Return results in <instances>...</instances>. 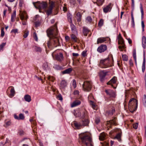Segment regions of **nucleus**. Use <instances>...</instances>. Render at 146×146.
I'll use <instances>...</instances> for the list:
<instances>
[{"label": "nucleus", "instance_id": "1", "mask_svg": "<svg viewBox=\"0 0 146 146\" xmlns=\"http://www.w3.org/2000/svg\"><path fill=\"white\" fill-rule=\"evenodd\" d=\"M48 36L49 38V40L47 42V45L49 48L50 49L60 46V44L59 39L56 36L58 33L56 26L50 27L46 31Z\"/></svg>", "mask_w": 146, "mask_h": 146}, {"label": "nucleus", "instance_id": "2", "mask_svg": "<svg viewBox=\"0 0 146 146\" xmlns=\"http://www.w3.org/2000/svg\"><path fill=\"white\" fill-rule=\"evenodd\" d=\"M88 115L86 112H84L82 117V123H78L76 122H74V125L76 128L78 129L80 128V127L82 126H88L89 121L88 118Z\"/></svg>", "mask_w": 146, "mask_h": 146}, {"label": "nucleus", "instance_id": "3", "mask_svg": "<svg viewBox=\"0 0 146 146\" xmlns=\"http://www.w3.org/2000/svg\"><path fill=\"white\" fill-rule=\"evenodd\" d=\"M113 57L112 55H110L106 59L101 60L100 61V65L103 68H107L111 67L113 66Z\"/></svg>", "mask_w": 146, "mask_h": 146}, {"label": "nucleus", "instance_id": "4", "mask_svg": "<svg viewBox=\"0 0 146 146\" xmlns=\"http://www.w3.org/2000/svg\"><path fill=\"white\" fill-rule=\"evenodd\" d=\"M79 137L82 143L86 146H94L92 139L89 135L82 133L80 135Z\"/></svg>", "mask_w": 146, "mask_h": 146}, {"label": "nucleus", "instance_id": "5", "mask_svg": "<svg viewBox=\"0 0 146 146\" xmlns=\"http://www.w3.org/2000/svg\"><path fill=\"white\" fill-rule=\"evenodd\" d=\"M33 4L35 7L36 9H39V10L42 9H45L47 5V3L45 2H42L41 3L38 2L36 3H33Z\"/></svg>", "mask_w": 146, "mask_h": 146}, {"label": "nucleus", "instance_id": "6", "mask_svg": "<svg viewBox=\"0 0 146 146\" xmlns=\"http://www.w3.org/2000/svg\"><path fill=\"white\" fill-rule=\"evenodd\" d=\"M92 84L90 81H85L82 85L83 90L85 91L89 92L91 89Z\"/></svg>", "mask_w": 146, "mask_h": 146}, {"label": "nucleus", "instance_id": "7", "mask_svg": "<svg viewBox=\"0 0 146 146\" xmlns=\"http://www.w3.org/2000/svg\"><path fill=\"white\" fill-rule=\"evenodd\" d=\"M118 44L120 45L119 46L118 48L120 51H123L125 48V45L123 38H122V39L121 38L118 39Z\"/></svg>", "mask_w": 146, "mask_h": 146}, {"label": "nucleus", "instance_id": "8", "mask_svg": "<svg viewBox=\"0 0 146 146\" xmlns=\"http://www.w3.org/2000/svg\"><path fill=\"white\" fill-rule=\"evenodd\" d=\"M131 105L134 106H137V101L134 98H132L129 101L128 107L130 108H131Z\"/></svg>", "mask_w": 146, "mask_h": 146}, {"label": "nucleus", "instance_id": "9", "mask_svg": "<svg viewBox=\"0 0 146 146\" xmlns=\"http://www.w3.org/2000/svg\"><path fill=\"white\" fill-rule=\"evenodd\" d=\"M105 92L110 97L115 98V93L113 90H105Z\"/></svg>", "mask_w": 146, "mask_h": 146}, {"label": "nucleus", "instance_id": "10", "mask_svg": "<svg viewBox=\"0 0 146 146\" xmlns=\"http://www.w3.org/2000/svg\"><path fill=\"white\" fill-rule=\"evenodd\" d=\"M55 57L56 59L60 62H62L63 60L64 56L61 52H60L59 54H56Z\"/></svg>", "mask_w": 146, "mask_h": 146}, {"label": "nucleus", "instance_id": "11", "mask_svg": "<svg viewBox=\"0 0 146 146\" xmlns=\"http://www.w3.org/2000/svg\"><path fill=\"white\" fill-rule=\"evenodd\" d=\"M117 78L116 77L114 76L109 82L107 83V84L110 85L114 89L116 88L115 87L113 86V84H115L116 82Z\"/></svg>", "mask_w": 146, "mask_h": 146}, {"label": "nucleus", "instance_id": "12", "mask_svg": "<svg viewBox=\"0 0 146 146\" xmlns=\"http://www.w3.org/2000/svg\"><path fill=\"white\" fill-rule=\"evenodd\" d=\"M107 49V46L106 45L102 44L97 49V51L100 53L104 52Z\"/></svg>", "mask_w": 146, "mask_h": 146}, {"label": "nucleus", "instance_id": "13", "mask_svg": "<svg viewBox=\"0 0 146 146\" xmlns=\"http://www.w3.org/2000/svg\"><path fill=\"white\" fill-rule=\"evenodd\" d=\"M11 88L10 91V94H9V96L10 98H12L14 96L15 94V91L14 90V88L12 86H9V87L7 90V92L8 91V90L10 88Z\"/></svg>", "mask_w": 146, "mask_h": 146}, {"label": "nucleus", "instance_id": "14", "mask_svg": "<svg viewBox=\"0 0 146 146\" xmlns=\"http://www.w3.org/2000/svg\"><path fill=\"white\" fill-rule=\"evenodd\" d=\"M100 80L101 82H103L104 80V78L106 75V72L104 71H101L100 72Z\"/></svg>", "mask_w": 146, "mask_h": 146}, {"label": "nucleus", "instance_id": "15", "mask_svg": "<svg viewBox=\"0 0 146 146\" xmlns=\"http://www.w3.org/2000/svg\"><path fill=\"white\" fill-rule=\"evenodd\" d=\"M67 85L66 81L65 80H62L60 83V87L61 89H64L67 86Z\"/></svg>", "mask_w": 146, "mask_h": 146}, {"label": "nucleus", "instance_id": "16", "mask_svg": "<svg viewBox=\"0 0 146 146\" xmlns=\"http://www.w3.org/2000/svg\"><path fill=\"white\" fill-rule=\"evenodd\" d=\"M112 4L111 3H110L106 7L103 9L104 12L105 13H107L109 11H110L112 8Z\"/></svg>", "mask_w": 146, "mask_h": 146}, {"label": "nucleus", "instance_id": "17", "mask_svg": "<svg viewBox=\"0 0 146 146\" xmlns=\"http://www.w3.org/2000/svg\"><path fill=\"white\" fill-rule=\"evenodd\" d=\"M81 104V102L78 100H76L74 101L71 104V107H73L76 106L80 105Z\"/></svg>", "mask_w": 146, "mask_h": 146}, {"label": "nucleus", "instance_id": "18", "mask_svg": "<svg viewBox=\"0 0 146 146\" xmlns=\"http://www.w3.org/2000/svg\"><path fill=\"white\" fill-rule=\"evenodd\" d=\"M145 53L144 51L143 52V60L142 66V71L144 72L145 69Z\"/></svg>", "mask_w": 146, "mask_h": 146}, {"label": "nucleus", "instance_id": "19", "mask_svg": "<svg viewBox=\"0 0 146 146\" xmlns=\"http://www.w3.org/2000/svg\"><path fill=\"white\" fill-rule=\"evenodd\" d=\"M142 45L143 48L145 49L146 47V38L144 36L142 37Z\"/></svg>", "mask_w": 146, "mask_h": 146}, {"label": "nucleus", "instance_id": "20", "mask_svg": "<svg viewBox=\"0 0 146 146\" xmlns=\"http://www.w3.org/2000/svg\"><path fill=\"white\" fill-rule=\"evenodd\" d=\"M70 19L71 21V22L72 23V20L71 18H70ZM70 26L71 29L72 31V32L74 33H75L76 32V27L72 23L70 25Z\"/></svg>", "mask_w": 146, "mask_h": 146}, {"label": "nucleus", "instance_id": "21", "mask_svg": "<svg viewBox=\"0 0 146 146\" xmlns=\"http://www.w3.org/2000/svg\"><path fill=\"white\" fill-rule=\"evenodd\" d=\"M106 135V134L104 133H101L99 136V139L101 141L104 140L105 139Z\"/></svg>", "mask_w": 146, "mask_h": 146}, {"label": "nucleus", "instance_id": "22", "mask_svg": "<svg viewBox=\"0 0 146 146\" xmlns=\"http://www.w3.org/2000/svg\"><path fill=\"white\" fill-rule=\"evenodd\" d=\"M116 120L117 119L115 117L113 118V119L108 121V122L111 124L116 125H117L116 123Z\"/></svg>", "mask_w": 146, "mask_h": 146}, {"label": "nucleus", "instance_id": "23", "mask_svg": "<svg viewBox=\"0 0 146 146\" xmlns=\"http://www.w3.org/2000/svg\"><path fill=\"white\" fill-rule=\"evenodd\" d=\"M106 40L105 38H99L98 39L97 44L103 43Z\"/></svg>", "mask_w": 146, "mask_h": 146}, {"label": "nucleus", "instance_id": "24", "mask_svg": "<svg viewBox=\"0 0 146 146\" xmlns=\"http://www.w3.org/2000/svg\"><path fill=\"white\" fill-rule=\"evenodd\" d=\"M24 98L25 101L28 102H30L31 100V97L29 95H25Z\"/></svg>", "mask_w": 146, "mask_h": 146}, {"label": "nucleus", "instance_id": "25", "mask_svg": "<svg viewBox=\"0 0 146 146\" xmlns=\"http://www.w3.org/2000/svg\"><path fill=\"white\" fill-rule=\"evenodd\" d=\"M89 32V30L86 27H83V33L84 36H87V35L88 33Z\"/></svg>", "mask_w": 146, "mask_h": 146}, {"label": "nucleus", "instance_id": "26", "mask_svg": "<svg viewBox=\"0 0 146 146\" xmlns=\"http://www.w3.org/2000/svg\"><path fill=\"white\" fill-rule=\"evenodd\" d=\"M131 107L132 108H130L129 107L128 108L130 111L132 113L136 110L137 107V105L136 106L131 105Z\"/></svg>", "mask_w": 146, "mask_h": 146}, {"label": "nucleus", "instance_id": "27", "mask_svg": "<svg viewBox=\"0 0 146 146\" xmlns=\"http://www.w3.org/2000/svg\"><path fill=\"white\" fill-rule=\"evenodd\" d=\"M72 71V68H69L63 71L62 73V74H69Z\"/></svg>", "mask_w": 146, "mask_h": 146}, {"label": "nucleus", "instance_id": "28", "mask_svg": "<svg viewBox=\"0 0 146 146\" xmlns=\"http://www.w3.org/2000/svg\"><path fill=\"white\" fill-rule=\"evenodd\" d=\"M133 9L132 10L131 12V20H132V25H133V27H134L135 26V23L134 21V19L133 16Z\"/></svg>", "mask_w": 146, "mask_h": 146}, {"label": "nucleus", "instance_id": "29", "mask_svg": "<svg viewBox=\"0 0 146 146\" xmlns=\"http://www.w3.org/2000/svg\"><path fill=\"white\" fill-rule=\"evenodd\" d=\"M43 68L46 71L49 69V67L48 66V63L47 62H46L43 64Z\"/></svg>", "mask_w": 146, "mask_h": 146}, {"label": "nucleus", "instance_id": "30", "mask_svg": "<svg viewBox=\"0 0 146 146\" xmlns=\"http://www.w3.org/2000/svg\"><path fill=\"white\" fill-rule=\"evenodd\" d=\"M140 9L141 10V18L142 20H143V17L144 12H143V6H142L141 4H140Z\"/></svg>", "mask_w": 146, "mask_h": 146}, {"label": "nucleus", "instance_id": "31", "mask_svg": "<svg viewBox=\"0 0 146 146\" xmlns=\"http://www.w3.org/2000/svg\"><path fill=\"white\" fill-rule=\"evenodd\" d=\"M53 9L51 7L49 8V7L48 10H47L46 11V14L47 15H49L51 14L52 13V11Z\"/></svg>", "mask_w": 146, "mask_h": 146}, {"label": "nucleus", "instance_id": "32", "mask_svg": "<svg viewBox=\"0 0 146 146\" xmlns=\"http://www.w3.org/2000/svg\"><path fill=\"white\" fill-rule=\"evenodd\" d=\"M76 16L78 17L77 20L78 22H80L81 21V19L82 17V15L80 12H78L76 14Z\"/></svg>", "mask_w": 146, "mask_h": 146}, {"label": "nucleus", "instance_id": "33", "mask_svg": "<svg viewBox=\"0 0 146 146\" xmlns=\"http://www.w3.org/2000/svg\"><path fill=\"white\" fill-rule=\"evenodd\" d=\"M104 0H97V2H96L98 6L102 5L104 1Z\"/></svg>", "mask_w": 146, "mask_h": 146}, {"label": "nucleus", "instance_id": "34", "mask_svg": "<svg viewBox=\"0 0 146 146\" xmlns=\"http://www.w3.org/2000/svg\"><path fill=\"white\" fill-rule=\"evenodd\" d=\"M133 56L135 60V63L137 64V59L136 50H134L133 51Z\"/></svg>", "mask_w": 146, "mask_h": 146}, {"label": "nucleus", "instance_id": "35", "mask_svg": "<svg viewBox=\"0 0 146 146\" xmlns=\"http://www.w3.org/2000/svg\"><path fill=\"white\" fill-rule=\"evenodd\" d=\"M121 135L120 133H118L116 136L115 137L114 139H117L119 141H120L121 140Z\"/></svg>", "mask_w": 146, "mask_h": 146}, {"label": "nucleus", "instance_id": "36", "mask_svg": "<svg viewBox=\"0 0 146 146\" xmlns=\"http://www.w3.org/2000/svg\"><path fill=\"white\" fill-rule=\"evenodd\" d=\"M5 125H4V126L5 127H7L10 125L11 124V122L10 121H7L5 120Z\"/></svg>", "mask_w": 146, "mask_h": 146}, {"label": "nucleus", "instance_id": "37", "mask_svg": "<svg viewBox=\"0 0 146 146\" xmlns=\"http://www.w3.org/2000/svg\"><path fill=\"white\" fill-rule=\"evenodd\" d=\"M90 104L91 105L92 107L95 110H96L97 109L96 106L94 104V102L92 101H90Z\"/></svg>", "mask_w": 146, "mask_h": 146}, {"label": "nucleus", "instance_id": "38", "mask_svg": "<svg viewBox=\"0 0 146 146\" xmlns=\"http://www.w3.org/2000/svg\"><path fill=\"white\" fill-rule=\"evenodd\" d=\"M16 13V11H14L13 14L11 15V21L12 22H13L14 21V20L13 19H14V18L15 17Z\"/></svg>", "mask_w": 146, "mask_h": 146}, {"label": "nucleus", "instance_id": "39", "mask_svg": "<svg viewBox=\"0 0 146 146\" xmlns=\"http://www.w3.org/2000/svg\"><path fill=\"white\" fill-rule=\"evenodd\" d=\"M115 111V109H113L111 110H109L107 111V113L109 115H112Z\"/></svg>", "mask_w": 146, "mask_h": 146}, {"label": "nucleus", "instance_id": "40", "mask_svg": "<svg viewBox=\"0 0 146 146\" xmlns=\"http://www.w3.org/2000/svg\"><path fill=\"white\" fill-rule=\"evenodd\" d=\"M104 20L102 19H101L100 20L98 24V26L100 27H102L104 24Z\"/></svg>", "mask_w": 146, "mask_h": 146}, {"label": "nucleus", "instance_id": "41", "mask_svg": "<svg viewBox=\"0 0 146 146\" xmlns=\"http://www.w3.org/2000/svg\"><path fill=\"white\" fill-rule=\"evenodd\" d=\"M50 6L49 7V8L51 7L53 9L54 5V2L53 1H50L49 2Z\"/></svg>", "mask_w": 146, "mask_h": 146}, {"label": "nucleus", "instance_id": "42", "mask_svg": "<svg viewBox=\"0 0 146 146\" xmlns=\"http://www.w3.org/2000/svg\"><path fill=\"white\" fill-rule=\"evenodd\" d=\"M122 58L123 60L127 61L128 60V57L126 55H123L122 56Z\"/></svg>", "mask_w": 146, "mask_h": 146}, {"label": "nucleus", "instance_id": "43", "mask_svg": "<svg viewBox=\"0 0 146 146\" xmlns=\"http://www.w3.org/2000/svg\"><path fill=\"white\" fill-rule=\"evenodd\" d=\"M6 44V42L3 43L0 45V51H1V50H3V48L5 46Z\"/></svg>", "mask_w": 146, "mask_h": 146}, {"label": "nucleus", "instance_id": "44", "mask_svg": "<svg viewBox=\"0 0 146 146\" xmlns=\"http://www.w3.org/2000/svg\"><path fill=\"white\" fill-rule=\"evenodd\" d=\"M71 38L74 41H76V36L74 34H72L71 35Z\"/></svg>", "mask_w": 146, "mask_h": 146}, {"label": "nucleus", "instance_id": "45", "mask_svg": "<svg viewBox=\"0 0 146 146\" xmlns=\"http://www.w3.org/2000/svg\"><path fill=\"white\" fill-rule=\"evenodd\" d=\"M33 37L35 39V40L36 41H37L38 40V38L37 36V34L35 32H34L33 34Z\"/></svg>", "mask_w": 146, "mask_h": 146}, {"label": "nucleus", "instance_id": "46", "mask_svg": "<svg viewBox=\"0 0 146 146\" xmlns=\"http://www.w3.org/2000/svg\"><path fill=\"white\" fill-rule=\"evenodd\" d=\"M72 85L74 88H75L76 86V82L75 80L74 79L72 80Z\"/></svg>", "mask_w": 146, "mask_h": 146}, {"label": "nucleus", "instance_id": "47", "mask_svg": "<svg viewBox=\"0 0 146 146\" xmlns=\"http://www.w3.org/2000/svg\"><path fill=\"white\" fill-rule=\"evenodd\" d=\"M19 120L24 119L25 118V117L23 115L22 113H20L19 114Z\"/></svg>", "mask_w": 146, "mask_h": 146}, {"label": "nucleus", "instance_id": "48", "mask_svg": "<svg viewBox=\"0 0 146 146\" xmlns=\"http://www.w3.org/2000/svg\"><path fill=\"white\" fill-rule=\"evenodd\" d=\"M70 1V3L72 5L74 6L76 4V0H69Z\"/></svg>", "mask_w": 146, "mask_h": 146}, {"label": "nucleus", "instance_id": "49", "mask_svg": "<svg viewBox=\"0 0 146 146\" xmlns=\"http://www.w3.org/2000/svg\"><path fill=\"white\" fill-rule=\"evenodd\" d=\"M48 79L49 81L52 82H54V80L55 79V78L53 77H51L50 76H48Z\"/></svg>", "mask_w": 146, "mask_h": 146}, {"label": "nucleus", "instance_id": "50", "mask_svg": "<svg viewBox=\"0 0 146 146\" xmlns=\"http://www.w3.org/2000/svg\"><path fill=\"white\" fill-rule=\"evenodd\" d=\"M29 34V31H26L24 32L23 37L25 38H26L28 36Z\"/></svg>", "mask_w": 146, "mask_h": 146}, {"label": "nucleus", "instance_id": "51", "mask_svg": "<svg viewBox=\"0 0 146 146\" xmlns=\"http://www.w3.org/2000/svg\"><path fill=\"white\" fill-rule=\"evenodd\" d=\"M4 28L3 27H2L1 28V37H3L5 33L4 31Z\"/></svg>", "mask_w": 146, "mask_h": 146}, {"label": "nucleus", "instance_id": "52", "mask_svg": "<svg viewBox=\"0 0 146 146\" xmlns=\"http://www.w3.org/2000/svg\"><path fill=\"white\" fill-rule=\"evenodd\" d=\"M86 20L88 22L90 23L92 21V19L91 17L89 16L86 18Z\"/></svg>", "mask_w": 146, "mask_h": 146}, {"label": "nucleus", "instance_id": "53", "mask_svg": "<svg viewBox=\"0 0 146 146\" xmlns=\"http://www.w3.org/2000/svg\"><path fill=\"white\" fill-rule=\"evenodd\" d=\"M138 123H134L133 124V127L134 128L136 129L138 127Z\"/></svg>", "mask_w": 146, "mask_h": 146}, {"label": "nucleus", "instance_id": "54", "mask_svg": "<svg viewBox=\"0 0 146 146\" xmlns=\"http://www.w3.org/2000/svg\"><path fill=\"white\" fill-rule=\"evenodd\" d=\"M141 26H142V31L143 32L144 31V28L145 27V25L144 24V22L143 21H141Z\"/></svg>", "mask_w": 146, "mask_h": 146}, {"label": "nucleus", "instance_id": "55", "mask_svg": "<svg viewBox=\"0 0 146 146\" xmlns=\"http://www.w3.org/2000/svg\"><path fill=\"white\" fill-rule=\"evenodd\" d=\"M77 2L80 5H82L84 3V0H77Z\"/></svg>", "mask_w": 146, "mask_h": 146}, {"label": "nucleus", "instance_id": "56", "mask_svg": "<svg viewBox=\"0 0 146 146\" xmlns=\"http://www.w3.org/2000/svg\"><path fill=\"white\" fill-rule=\"evenodd\" d=\"M76 117H79L81 115V113L79 111H76Z\"/></svg>", "mask_w": 146, "mask_h": 146}, {"label": "nucleus", "instance_id": "57", "mask_svg": "<svg viewBox=\"0 0 146 146\" xmlns=\"http://www.w3.org/2000/svg\"><path fill=\"white\" fill-rule=\"evenodd\" d=\"M40 23L39 21H36L35 22V25L36 27H37L40 26Z\"/></svg>", "mask_w": 146, "mask_h": 146}, {"label": "nucleus", "instance_id": "58", "mask_svg": "<svg viewBox=\"0 0 146 146\" xmlns=\"http://www.w3.org/2000/svg\"><path fill=\"white\" fill-rule=\"evenodd\" d=\"M127 97H127V95H125V101L124 102V106H125L126 105L125 103L127 101V100H128Z\"/></svg>", "mask_w": 146, "mask_h": 146}, {"label": "nucleus", "instance_id": "59", "mask_svg": "<svg viewBox=\"0 0 146 146\" xmlns=\"http://www.w3.org/2000/svg\"><path fill=\"white\" fill-rule=\"evenodd\" d=\"M35 49L36 51H41V48L39 47H36L35 48Z\"/></svg>", "mask_w": 146, "mask_h": 146}, {"label": "nucleus", "instance_id": "60", "mask_svg": "<svg viewBox=\"0 0 146 146\" xmlns=\"http://www.w3.org/2000/svg\"><path fill=\"white\" fill-rule=\"evenodd\" d=\"M59 100H62V97L61 95L59 94L58 96H57Z\"/></svg>", "mask_w": 146, "mask_h": 146}, {"label": "nucleus", "instance_id": "61", "mask_svg": "<svg viewBox=\"0 0 146 146\" xmlns=\"http://www.w3.org/2000/svg\"><path fill=\"white\" fill-rule=\"evenodd\" d=\"M18 30L17 29H13L11 30V33H16L17 32Z\"/></svg>", "mask_w": 146, "mask_h": 146}, {"label": "nucleus", "instance_id": "62", "mask_svg": "<svg viewBox=\"0 0 146 146\" xmlns=\"http://www.w3.org/2000/svg\"><path fill=\"white\" fill-rule=\"evenodd\" d=\"M82 55L83 57H85L86 56V52L85 51H83L82 53Z\"/></svg>", "mask_w": 146, "mask_h": 146}, {"label": "nucleus", "instance_id": "63", "mask_svg": "<svg viewBox=\"0 0 146 146\" xmlns=\"http://www.w3.org/2000/svg\"><path fill=\"white\" fill-rule=\"evenodd\" d=\"M20 18L21 20H23L25 19V16L23 15H21L20 16Z\"/></svg>", "mask_w": 146, "mask_h": 146}, {"label": "nucleus", "instance_id": "64", "mask_svg": "<svg viewBox=\"0 0 146 146\" xmlns=\"http://www.w3.org/2000/svg\"><path fill=\"white\" fill-rule=\"evenodd\" d=\"M23 1L22 0H20V2H19V6L20 7H22V5H23Z\"/></svg>", "mask_w": 146, "mask_h": 146}]
</instances>
